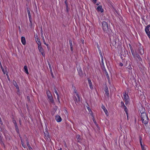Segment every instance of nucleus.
<instances>
[{"label":"nucleus","instance_id":"nucleus-1","mask_svg":"<svg viewBox=\"0 0 150 150\" xmlns=\"http://www.w3.org/2000/svg\"><path fill=\"white\" fill-rule=\"evenodd\" d=\"M140 112L141 114V117L142 123L145 125L147 124L148 122V119L146 113L143 111H140Z\"/></svg>","mask_w":150,"mask_h":150},{"label":"nucleus","instance_id":"nucleus-2","mask_svg":"<svg viewBox=\"0 0 150 150\" xmlns=\"http://www.w3.org/2000/svg\"><path fill=\"white\" fill-rule=\"evenodd\" d=\"M102 24V29L104 32L105 33H108V24L105 21H103Z\"/></svg>","mask_w":150,"mask_h":150},{"label":"nucleus","instance_id":"nucleus-3","mask_svg":"<svg viewBox=\"0 0 150 150\" xmlns=\"http://www.w3.org/2000/svg\"><path fill=\"white\" fill-rule=\"evenodd\" d=\"M139 53L141 55H142L144 52L143 47L141 44H140L139 47Z\"/></svg>","mask_w":150,"mask_h":150},{"label":"nucleus","instance_id":"nucleus-4","mask_svg":"<svg viewBox=\"0 0 150 150\" xmlns=\"http://www.w3.org/2000/svg\"><path fill=\"white\" fill-rule=\"evenodd\" d=\"M0 131H1V132H2L3 133L6 138L7 139V138H6V134L7 133V131L4 128H2V127H0Z\"/></svg>","mask_w":150,"mask_h":150},{"label":"nucleus","instance_id":"nucleus-5","mask_svg":"<svg viewBox=\"0 0 150 150\" xmlns=\"http://www.w3.org/2000/svg\"><path fill=\"white\" fill-rule=\"evenodd\" d=\"M77 70L78 71L79 74V76L81 77H82L83 75V74L82 73V70L80 67H78L77 68Z\"/></svg>","mask_w":150,"mask_h":150},{"label":"nucleus","instance_id":"nucleus-6","mask_svg":"<svg viewBox=\"0 0 150 150\" xmlns=\"http://www.w3.org/2000/svg\"><path fill=\"white\" fill-rule=\"evenodd\" d=\"M123 99L125 100H129V96L128 94H126V92H125L123 94Z\"/></svg>","mask_w":150,"mask_h":150},{"label":"nucleus","instance_id":"nucleus-7","mask_svg":"<svg viewBox=\"0 0 150 150\" xmlns=\"http://www.w3.org/2000/svg\"><path fill=\"white\" fill-rule=\"evenodd\" d=\"M35 38L36 41L38 44V45H40V44L41 45V41L40 39L38 37L37 35L36 36V37H35Z\"/></svg>","mask_w":150,"mask_h":150},{"label":"nucleus","instance_id":"nucleus-8","mask_svg":"<svg viewBox=\"0 0 150 150\" xmlns=\"http://www.w3.org/2000/svg\"><path fill=\"white\" fill-rule=\"evenodd\" d=\"M69 44H70V50H71V51L72 53H73V45L72 44V40H70V39L69 40Z\"/></svg>","mask_w":150,"mask_h":150},{"label":"nucleus","instance_id":"nucleus-9","mask_svg":"<svg viewBox=\"0 0 150 150\" xmlns=\"http://www.w3.org/2000/svg\"><path fill=\"white\" fill-rule=\"evenodd\" d=\"M101 108L103 109L104 112H105V114L108 116V113L107 110L106 109L105 107L103 105H102L101 107Z\"/></svg>","mask_w":150,"mask_h":150},{"label":"nucleus","instance_id":"nucleus-10","mask_svg":"<svg viewBox=\"0 0 150 150\" xmlns=\"http://www.w3.org/2000/svg\"><path fill=\"white\" fill-rule=\"evenodd\" d=\"M21 41L23 45H25L26 42L25 38L24 37L22 36L21 37Z\"/></svg>","mask_w":150,"mask_h":150},{"label":"nucleus","instance_id":"nucleus-11","mask_svg":"<svg viewBox=\"0 0 150 150\" xmlns=\"http://www.w3.org/2000/svg\"><path fill=\"white\" fill-rule=\"evenodd\" d=\"M97 10L98 11H100L102 13L103 12L104 10L102 8V6H98L97 8Z\"/></svg>","mask_w":150,"mask_h":150},{"label":"nucleus","instance_id":"nucleus-12","mask_svg":"<svg viewBox=\"0 0 150 150\" xmlns=\"http://www.w3.org/2000/svg\"><path fill=\"white\" fill-rule=\"evenodd\" d=\"M55 119L56 121L58 122H60L62 121L61 117L59 115H57L56 116Z\"/></svg>","mask_w":150,"mask_h":150},{"label":"nucleus","instance_id":"nucleus-13","mask_svg":"<svg viewBox=\"0 0 150 150\" xmlns=\"http://www.w3.org/2000/svg\"><path fill=\"white\" fill-rule=\"evenodd\" d=\"M41 37L42 38V40H43V42L44 44L47 46H48V44H47L45 42V38H44V36H43V33H41Z\"/></svg>","mask_w":150,"mask_h":150},{"label":"nucleus","instance_id":"nucleus-14","mask_svg":"<svg viewBox=\"0 0 150 150\" xmlns=\"http://www.w3.org/2000/svg\"><path fill=\"white\" fill-rule=\"evenodd\" d=\"M54 91L55 92V93L56 94L57 96V99L59 101V95L56 90V89L55 88V87L54 88Z\"/></svg>","mask_w":150,"mask_h":150},{"label":"nucleus","instance_id":"nucleus-15","mask_svg":"<svg viewBox=\"0 0 150 150\" xmlns=\"http://www.w3.org/2000/svg\"><path fill=\"white\" fill-rule=\"evenodd\" d=\"M76 95L78 98V99H77L76 98V100H75V101H76L77 102H79L81 100V99H80V97L79 96L78 94V93H76Z\"/></svg>","mask_w":150,"mask_h":150},{"label":"nucleus","instance_id":"nucleus-16","mask_svg":"<svg viewBox=\"0 0 150 150\" xmlns=\"http://www.w3.org/2000/svg\"><path fill=\"white\" fill-rule=\"evenodd\" d=\"M88 83L89 85V86L90 87V88L91 89H92L93 88V85H92V82L91 81V79H89V78L88 79Z\"/></svg>","mask_w":150,"mask_h":150},{"label":"nucleus","instance_id":"nucleus-17","mask_svg":"<svg viewBox=\"0 0 150 150\" xmlns=\"http://www.w3.org/2000/svg\"><path fill=\"white\" fill-rule=\"evenodd\" d=\"M44 133L45 134V137L47 139H48V138H49V134L47 131H46L45 132H44Z\"/></svg>","mask_w":150,"mask_h":150},{"label":"nucleus","instance_id":"nucleus-18","mask_svg":"<svg viewBox=\"0 0 150 150\" xmlns=\"http://www.w3.org/2000/svg\"><path fill=\"white\" fill-rule=\"evenodd\" d=\"M27 12L28 13V17L29 19V20L30 21V19L31 18V16L30 14V11L28 9V8H27Z\"/></svg>","mask_w":150,"mask_h":150},{"label":"nucleus","instance_id":"nucleus-19","mask_svg":"<svg viewBox=\"0 0 150 150\" xmlns=\"http://www.w3.org/2000/svg\"><path fill=\"white\" fill-rule=\"evenodd\" d=\"M146 34L150 39V32L149 30H145Z\"/></svg>","mask_w":150,"mask_h":150},{"label":"nucleus","instance_id":"nucleus-20","mask_svg":"<svg viewBox=\"0 0 150 150\" xmlns=\"http://www.w3.org/2000/svg\"><path fill=\"white\" fill-rule=\"evenodd\" d=\"M24 72L27 74H28L29 73L28 69V67L27 66H25L24 67Z\"/></svg>","mask_w":150,"mask_h":150},{"label":"nucleus","instance_id":"nucleus-21","mask_svg":"<svg viewBox=\"0 0 150 150\" xmlns=\"http://www.w3.org/2000/svg\"><path fill=\"white\" fill-rule=\"evenodd\" d=\"M38 48L40 52L44 51L43 48H42L41 45L40 44V45H38Z\"/></svg>","mask_w":150,"mask_h":150},{"label":"nucleus","instance_id":"nucleus-22","mask_svg":"<svg viewBox=\"0 0 150 150\" xmlns=\"http://www.w3.org/2000/svg\"><path fill=\"white\" fill-rule=\"evenodd\" d=\"M105 94L107 96H108L109 95V93H108V88L107 87H106L105 88Z\"/></svg>","mask_w":150,"mask_h":150},{"label":"nucleus","instance_id":"nucleus-23","mask_svg":"<svg viewBox=\"0 0 150 150\" xmlns=\"http://www.w3.org/2000/svg\"><path fill=\"white\" fill-rule=\"evenodd\" d=\"M13 83L14 85L16 87L17 89L19 88L18 86L15 81H13Z\"/></svg>","mask_w":150,"mask_h":150},{"label":"nucleus","instance_id":"nucleus-24","mask_svg":"<svg viewBox=\"0 0 150 150\" xmlns=\"http://www.w3.org/2000/svg\"><path fill=\"white\" fill-rule=\"evenodd\" d=\"M48 98L49 99L50 102L52 103H54V100L53 99L52 97V96H49V97H48Z\"/></svg>","mask_w":150,"mask_h":150},{"label":"nucleus","instance_id":"nucleus-25","mask_svg":"<svg viewBox=\"0 0 150 150\" xmlns=\"http://www.w3.org/2000/svg\"><path fill=\"white\" fill-rule=\"evenodd\" d=\"M26 144L30 150H33L32 148L30 145L29 142H27Z\"/></svg>","mask_w":150,"mask_h":150},{"label":"nucleus","instance_id":"nucleus-26","mask_svg":"<svg viewBox=\"0 0 150 150\" xmlns=\"http://www.w3.org/2000/svg\"><path fill=\"white\" fill-rule=\"evenodd\" d=\"M0 143L1 144H3V142L2 141V134L0 132Z\"/></svg>","mask_w":150,"mask_h":150},{"label":"nucleus","instance_id":"nucleus-27","mask_svg":"<svg viewBox=\"0 0 150 150\" xmlns=\"http://www.w3.org/2000/svg\"><path fill=\"white\" fill-rule=\"evenodd\" d=\"M123 108L125 111L127 115V117H128V112H127V107L125 106V107L124 108Z\"/></svg>","mask_w":150,"mask_h":150},{"label":"nucleus","instance_id":"nucleus-28","mask_svg":"<svg viewBox=\"0 0 150 150\" xmlns=\"http://www.w3.org/2000/svg\"><path fill=\"white\" fill-rule=\"evenodd\" d=\"M121 107L122 108H124L126 106L125 105L124 103L122 102L121 101Z\"/></svg>","mask_w":150,"mask_h":150},{"label":"nucleus","instance_id":"nucleus-29","mask_svg":"<svg viewBox=\"0 0 150 150\" xmlns=\"http://www.w3.org/2000/svg\"><path fill=\"white\" fill-rule=\"evenodd\" d=\"M142 138H141V137H140L139 138V141H140V143L141 147L145 146L144 145H143V144H142Z\"/></svg>","mask_w":150,"mask_h":150},{"label":"nucleus","instance_id":"nucleus-30","mask_svg":"<svg viewBox=\"0 0 150 150\" xmlns=\"http://www.w3.org/2000/svg\"><path fill=\"white\" fill-rule=\"evenodd\" d=\"M46 93L47 95V96L48 97H49V96H52L51 94L50 93V91H47L46 92Z\"/></svg>","mask_w":150,"mask_h":150},{"label":"nucleus","instance_id":"nucleus-31","mask_svg":"<svg viewBox=\"0 0 150 150\" xmlns=\"http://www.w3.org/2000/svg\"><path fill=\"white\" fill-rule=\"evenodd\" d=\"M136 57L138 58L139 61H141L142 60V59L140 57L139 55L137 54H136Z\"/></svg>","mask_w":150,"mask_h":150},{"label":"nucleus","instance_id":"nucleus-32","mask_svg":"<svg viewBox=\"0 0 150 150\" xmlns=\"http://www.w3.org/2000/svg\"><path fill=\"white\" fill-rule=\"evenodd\" d=\"M147 147V146L145 145L141 147L142 150H146Z\"/></svg>","mask_w":150,"mask_h":150},{"label":"nucleus","instance_id":"nucleus-33","mask_svg":"<svg viewBox=\"0 0 150 150\" xmlns=\"http://www.w3.org/2000/svg\"><path fill=\"white\" fill-rule=\"evenodd\" d=\"M21 144L23 147L24 148H26L23 142V141H21Z\"/></svg>","mask_w":150,"mask_h":150},{"label":"nucleus","instance_id":"nucleus-34","mask_svg":"<svg viewBox=\"0 0 150 150\" xmlns=\"http://www.w3.org/2000/svg\"><path fill=\"white\" fill-rule=\"evenodd\" d=\"M6 138H7V139H6L8 140H10V136L9 135H7V136H6Z\"/></svg>","mask_w":150,"mask_h":150},{"label":"nucleus","instance_id":"nucleus-35","mask_svg":"<svg viewBox=\"0 0 150 150\" xmlns=\"http://www.w3.org/2000/svg\"><path fill=\"white\" fill-rule=\"evenodd\" d=\"M150 27V25H147L146 27L145 30H149V28Z\"/></svg>","mask_w":150,"mask_h":150},{"label":"nucleus","instance_id":"nucleus-36","mask_svg":"<svg viewBox=\"0 0 150 150\" xmlns=\"http://www.w3.org/2000/svg\"><path fill=\"white\" fill-rule=\"evenodd\" d=\"M101 64L103 66H104V64L103 62V56H102V58H101Z\"/></svg>","mask_w":150,"mask_h":150},{"label":"nucleus","instance_id":"nucleus-37","mask_svg":"<svg viewBox=\"0 0 150 150\" xmlns=\"http://www.w3.org/2000/svg\"><path fill=\"white\" fill-rule=\"evenodd\" d=\"M125 104L126 105H127V104H128L129 103V100H125Z\"/></svg>","mask_w":150,"mask_h":150},{"label":"nucleus","instance_id":"nucleus-38","mask_svg":"<svg viewBox=\"0 0 150 150\" xmlns=\"http://www.w3.org/2000/svg\"><path fill=\"white\" fill-rule=\"evenodd\" d=\"M40 52L41 53L42 55L44 57L45 56V53H44V51L41 52Z\"/></svg>","mask_w":150,"mask_h":150},{"label":"nucleus","instance_id":"nucleus-39","mask_svg":"<svg viewBox=\"0 0 150 150\" xmlns=\"http://www.w3.org/2000/svg\"><path fill=\"white\" fill-rule=\"evenodd\" d=\"M0 65H1V68L2 69V71L3 72H4V69L2 67V66L1 64V63H0Z\"/></svg>","mask_w":150,"mask_h":150},{"label":"nucleus","instance_id":"nucleus-40","mask_svg":"<svg viewBox=\"0 0 150 150\" xmlns=\"http://www.w3.org/2000/svg\"><path fill=\"white\" fill-rule=\"evenodd\" d=\"M13 122L14 123V124L15 125V126H16V125H17V123H16V120H13Z\"/></svg>","mask_w":150,"mask_h":150},{"label":"nucleus","instance_id":"nucleus-41","mask_svg":"<svg viewBox=\"0 0 150 150\" xmlns=\"http://www.w3.org/2000/svg\"><path fill=\"white\" fill-rule=\"evenodd\" d=\"M0 123L1 125H3V122L1 120V118H0Z\"/></svg>","mask_w":150,"mask_h":150},{"label":"nucleus","instance_id":"nucleus-42","mask_svg":"<svg viewBox=\"0 0 150 150\" xmlns=\"http://www.w3.org/2000/svg\"><path fill=\"white\" fill-rule=\"evenodd\" d=\"M130 46H131V47H130V49H131V52L132 53H134V50H133L132 49V47H131V45H130Z\"/></svg>","mask_w":150,"mask_h":150},{"label":"nucleus","instance_id":"nucleus-43","mask_svg":"<svg viewBox=\"0 0 150 150\" xmlns=\"http://www.w3.org/2000/svg\"><path fill=\"white\" fill-rule=\"evenodd\" d=\"M127 69H129V70H130L131 69H132V68L131 67V66H128V67H127Z\"/></svg>","mask_w":150,"mask_h":150},{"label":"nucleus","instance_id":"nucleus-44","mask_svg":"<svg viewBox=\"0 0 150 150\" xmlns=\"http://www.w3.org/2000/svg\"><path fill=\"white\" fill-rule=\"evenodd\" d=\"M48 65H49V67L50 68V69H52L51 65L49 63V64H48Z\"/></svg>","mask_w":150,"mask_h":150},{"label":"nucleus","instance_id":"nucleus-45","mask_svg":"<svg viewBox=\"0 0 150 150\" xmlns=\"http://www.w3.org/2000/svg\"><path fill=\"white\" fill-rule=\"evenodd\" d=\"M66 10L67 12H68L69 11V7L68 6L66 7Z\"/></svg>","mask_w":150,"mask_h":150},{"label":"nucleus","instance_id":"nucleus-46","mask_svg":"<svg viewBox=\"0 0 150 150\" xmlns=\"http://www.w3.org/2000/svg\"><path fill=\"white\" fill-rule=\"evenodd\" d=\"M15 126L16 129L17 130H18V127L17 125H16V126Z\"/></svg>","mask_w":150,"mask_h":150},{"label":"nucleus","instance_id":"nucleus-47","mask_svg":"<svg viewBox=\"0 0 150 150\" xmlns=\"http://www.w3.org/2000/svg\"><path fill=\"white\" fill-rule=\"evenodd\" d=\"M19 123L20 124V125H21V119H19Z\"/></svg>","mask_w":150,"mask_h":150},{"label":"nucleus","instance_id":"nucleus-48","mask_svg":"<svg viewBox=\"0 0 150 150\" xmlns=\"http://www.w3.org/2000/svg\"><path fill=\"white\" fill-rule=\"evenodd\" d=\"M25 141H26V142H29L28 141V138L26 137L25 138Z\"/></svg>","mask_w":150,"mask_h":150},{"label":"nucleus","instance_id":"nucleus-49","mask_svg":"<svg viewBox=\"0 0 150 150\" xmlns=\"http://www.w3.org/2000/svg\"><path fill=\"white\" fill-rule=\"evenodd\" d=\"M92 1L94 3H96V0H92Z\"/></svg>","mask_w":150,"mask_h":150},{"label":"nucleus","instance_id":"nucleus-50","mask_svg":"<svg viewBox=\"0 0 150 150\" xmlns=\"http://www.w3.org/2000/svg\"><path fill=\"white\" fill-rule=\"evenodd\" d=\"M51 76H52V78H54V76L53 73H51Z\"/></svg>","mask_w":150,"mask_h":150},{"label":"nucleus","instance_id":"nucleus-51","mask_svg":"<svg viewBox=\"0 0 150 150\" xmlns=\"http://www.w3.org/2000/svg\"><path fill=\"white\" fill-rule=\"evenodd\" d=\"M120 65L121 66H123L122 63H120Z\"/></svg>","mask_w":150,"mask_h":150},{"label":"nucleus","instance_id":"nucleus-52","mask_svg":"<svg viewBox=\"0 0 150 150\" xmlns=\"http://www.w3.org/2000/svg\"><path fill=\"white\" fill-rule=\"evenodd\" d=\"M106 1L108 3H110V0H106Z\"/></svg>","mask_w":150,"mask_h":150},{"label":"nucleus","instance_id":"nucleus-53","mask_svg":"<svg viewBox=\"0 0 150 150\" xmlns=\"http://www.w3.org/2000/svg\"><path fill=\"white\" fill-rule=\"evenodd\" d=\"M79 137H80V136L79 135H78L76 136V138H77L78 139H79Z\"/></svg>","mask_w":150,"mask_h":150},{"label":"nucleus","instance_id":"nucleus-54","mask_svg":"<svg viewBox=\"0 0 150 150\" xmlns=\"http://www.w3.org/2000/svg\"><path fill=\"white\" fill-rule=\"evenodd\" d=\"M94 123H95V124L96 125V126L97 127L98 126V125L96 123V122L95 121H94Z\"/></svg>","mask_w":150,"mask_h":150},{"label":"nucleus","instance_id":"nucleus-55","mask_svg":"<svg viewBox=\"0 0 150 150\" xmlns=\"http://www.w3.org/2000/svg\"><path fill=\"white\" fill-rule=\"evenodd\" d=\"M64 3L65 4H67V0H65Z\"/></svg>","mask_w":150,"mask_h":150},{"label":"nucleus","instance_id":"nucleus-56","mask_svg":"<svg viewBox=\"0 0 150 150\" xmlns=\"http://www.w3.org/2000/svg\"><path fill=\"white\" fill-rule=\"evenodd\" d=\"M100 55L102 56L101 58H102V53H101V51H100Z\"/></svg>","mask_w":150,"mask_h":150},{"label":"nucleus","instance_id":"nucleus-57","mask_svg":"<svg viewBox=\"0 0 150 150\" xmlns=\"http://www.w3.org/2000/svg\"><path fill=\"white\" fill-rule=\"evenodd\" d=\"M50 72L51 73H53L52 70V69H50Z\"/></svg>","mask_w":150,"mask_h":150},{"label":"nucleus","instance_id":"nucleus-58","mask_svg":"<svg viewBox=\"0 0 150 150\" xmlns=\"http://www.w3.org/2000/svg\"><path fill=\"white\" fill-rule=\"evenodd\" d=\"M132 55H133V56L134 57H135V54H134V53H132Z\"/></svg>","mask_w":150,"mask_h":150},{"label":"nucleus","instance_id":"nucleus-59","mask_svg":"<svg viewBox=\"0 0 150 150\" xmlns=\"http://www.w3.org/2000/svg\"><path fill=\"white\" fill-rule=\"evenodd\" d=\"M20 137V139H21V141H22V138L21 137Z\"/></svg>","mask_w":150,"mask_h":150},{"label":"nucleus","instance_id":"nucleus-60","mask_svg":"<svg viewBox=\"0 0 150 150\" xmlns=\"http://www.w3.org/2000/svg\"><path fill=\"white\" fill-rule=\"evenodd\" d=\"M20 137V139H21V141H22V138L21 137Z\"/></svg>","mask_w":150,"mask_h":150},{"label":"nucleus","instance_id":"nucleus-61","mask_svg":"<svg viewBox=\"0 0 150 150\" xmlns=\"http://www.w3.org/2000/svg\"><path fill=\"white\" fill-rule=\"evenodd\" d=\"M66 4V6H68V4H67H67Z\"/></svg>","mask_w":150,"mask_h":150},{"label":"nucleus","instance_id":"nucleus-62","mask_svg":"<svg viewBox=\"0 0 150 150\" xmlns=\"http://www.w3.org/2000/svg\"><path fill=\"white\" fill-rule=\"evenodd\" d=\"M62 148H60V149H58V150H62Z\"/></svg>","mask_w":150,"mask_h":150},{"label":"nucleus","instance_id":"nucleus-63","mask_svg":"<svg viewBox=\"0 0 150 150\" xmlns=\"http://www.w3.org/2000/svg\"><path fill=\"white\" fill-rule=\"evenodd\" d=\"M74 90H75V93H76V91H75V89H74Z\"/></svg>","mask_w":150,"mask_h":150},{"label":"nucleus","instance_id":"nucleus-64","mask_svg":"<svg viewBox=\"0 0 150 150\" xmlns=\"http://www.w3.org/2000/svg\"><path fill=\"white\" fill-rule=\"evenodd\" d=\"M128 71H129V73H130V71H129V70H128Z\"/></svg>","mask_w":150,"mask_h":150}]
</instances>
